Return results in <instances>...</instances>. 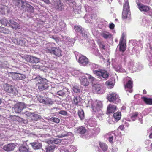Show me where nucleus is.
<instances>
[{"mask_svg": "<svg viewBox=\"0 0 152 152\" xmlns=\"http://www.w3.org/2000/svg\"><path fill=\"white\" fill-rule=\"evenodd\" d=\"M89 66L91 69L93 70V73L99 78H103L105 79L108 78L109 73L107 71L101 69H96L99 68V66L94 63H91L89 64Z\"/></svg>", "mask_w": 152, "mask_h": 152, "instance_id": "1", "label": "nucleus"}, {"mask_svg": "<svg viewBox=\"0 0 152 152\" xmlns=\"http://www.w3.org/2000/svg\"><path fill=\"white\" fill-rule=\"evenodd\" d=\"M107 99L108 101L114 104H117L121 101L119 96L116 93L110 92L107 95Z\"/></svg>", "mask_w": 152, "mask_h": 152, "instance_id": "2", "label": "nucleus"}, {"mask_svg": "<svg viewBox=\"0 0 152 152\" xmlns=\"http://www.w3.org/2000/svg\"><path fill=\"white\" fill-rule=\"evenodd\" d=\"M86 75L87 76H83V75L81 76L80 80L81 85L85 86H88L89 84V82L87 78V77L89 79V80L91 82H92L94 81L95 79L94 77L89 74L86 73Z\"/></svg>", "mask_w": 152, "mask_h": 152, "instance_id": "3", "label": "nucleus"}, {"mask_svg": "<svg viewBox=\"0 0 152 152\" xmlns=\"http://www.w3.org/2000/svg\"><path fill=\"white\" fill-rule=\"evenodd\" d=\"M91 105L93 110L95 112L98 113V112H101L102 108V102L96 100Z\"/></svg>", "mask_w": 152, "mask_h": 152, "instance_id": "4", "label": "nucleus"}, {"mask_svg": "<svg viewBox=\"0 0 152 152\" xmlns=\"http://www.w3.org/2000/svg\"><path fill=\"white\" fill-rule=\"evenodd\" d=\"M1 88L2 90H4L5 91L10 93L13 94H16L18 91L14 88L12 86L6 84L1 86Z\"/></svg>", "mask_w": 152, "mask_h": 152, "instance_id": "5", "label": "nucleus"}, {"mask_svg": "<svg viewBox=\"0 0 152 152\" xmlns=\"http://www.w3.org/2000/svg\"><path fill=\"white\" fill-rule=\"evenodd\" d=\"M23 114L26 117H30L32 120L37 121L41 119L42 118L41 116L40 115L37 114L31 113L28 111L24 112L23 113Z\"/></svg>", "mask_w": 152, "mask_h": 152, "instance_id": "6", "label": "nucleus"}, {"mask_svg": "<svg viewBox=\"0 0 152 152\" xmlns=\"http://www.w3.org/2000/svg\"><path fill=\"white\" fill-rule=\"evenodd\" d=\"M2 24L4 25L5 26H11L12 28L15 29L19 28V27L18 24L12 20H10V22H8L7 20L6 19H5L2 22Z\"/></svg>", "mask_w": 152, "mask_h": 152, "instance_id": "7", "label": "nucleus"}, {"mask_svg": "<svg viewBox=\"0 0 152 152\" xmlns=\"http://www.w3.org/2000/svg\"><path fill=\"white\" fill-rule=\"evenodd\" d=\"M26 107V105L24 103L19 102L14 105L13 108L15 112L19 113Z\"/></svg>", "mask_w": 152, "mask_h": 152, "instance_id": "8", "label": "nucleus"}, {"mask_svg": "<svg viewBox=\"0 0 152 152\" xmlns=\"http://www.w3.org/2000/svg\"><path fill=\"white\" fill-rule=\"evenodd\" d=\"M93 89L94 92L98 94H102L104 92L102 86L99 84H94L93 87Z\"/></svg>", "mask_w": 152, "mask_h": 152, "instance_id": "9", "label": "nucleus"}, {"mask_svg": "<svg viewBox=\"0 0 152 152\" xmlns=\"http://www.w3.org/2000/svg\"><path fill=\"white\" fill-rule=\"evenodd\" d=\"M15 4L21 10H24L27 4V2L23 0H12Z\"/></svg>", "mask_w": 152, "mask_h": 152, "instance_id": "10", "label": "nucleus"}, {"mask_svg": "<svg viewBox=\"0 0 152 152\" xmlns=\"http://www.w3.org/2000/svg\"><path fill=\"white\" fill-rule=\"evenodd\" d=\"M55 44L48 43L45 45L44 47V49L47 53H52L55 48Z\"/></svg>", "mask_w": 152, "mask_h": 152, "instance_id": "11", "label": "nucleus"}, {"mask_svg": "<svg viewBox=\"0 0 152 152\" xmlns=\"http://www.w3.org/2000/svg\"><path fill=\"white\" fill-rule=\"evenodd\" d=\"M127 80L128 82L126 85H125V89L126 91H129L131 93L132 92V82L131 80V79L129 77L127 78Z\"/></svg>", "mask_w": 152, "mask_h": 152, "instance_id": "12", "label": "nucleus"}, {"mask_svg": "<svg viewBox=\"0 0 152 152\" xmlns=\"http://www.w3.org/2000/svg\"><path fill=\"white\" fill-rule=\"evenodd\" d=\"M78 61L81 65L83 66H86L89 63L87 58L83 55L79 56Z\"/></svg>", "mask_w": 152, "mask_h": 152, "instance_id": "13", "label": "nucleus"}, {"mask_svg": "<svg viewBox=\"0 0 152 152\" xmlns=\"http://www.w3.org/2000/svg\"><path fill=\"white\" fill-rule=\"evenodd\" d=\"M25 59L28 62H31L32 63H37L39 62L40 59L34 56H27L25 57Z\"/></svg>", "mask_w": 152, "mask_h": 152, "instance_id": "14", "label": "nucleus"}, {"mask_svg": "<svg viewBox=\"0 0 152 152\" xmlns=\"http://www.w3.org/2000/svg\"><path fill=\"white\" fill-rule=\"evenodd\" d=\"M12 77L15 80H23L26 77L24 75L22 74L19 73H13L12 74Z\"/></svg>", "mask_w": 152, "mask_h": 152, "instance_id": "15", "label": "nucleus"}, {"mask_svg": "<svg viewBox=\"0 0 152 152\" xmlns=\"http://www.w3.org/2000/svg\"><path fill=\"white\" fill-rule=\"evenodd\" d=\"M39 100L40 103L46 104H52L53 103V101L51 99L48 98H43V97H40L39 98Z\"/></svg>", "mask_w": 152, "mask_h": 152, "instance_id": "16", "label": "nucleus"}, {"mask_svg": "<svg viewBox=\"0 0 152 152\" xmlns=\"http://www.w3.org/2000/svg\"><path fill=\"white\" fill-rule=\"evenodd\" d=\"M36 81L37 83V85H39L43 84L48 83V81L46 79L42 78L40 76H37L35 78Z\"/></svg>", "mask_w": 152, "mask_h": 152, "instance_id": "17", "label": "nucleus"}, {"mask_svg": "<svg viewBox=\"0 0 152 152\" xmlns=\"http://www.w3.org/2000/svg\"><path fill=\"white\" fill-rule=\"evenodd\" d=\"M15 145L14 143H10L5 145L3 148L4 150L7 151H10L13 150L15 147Z\"/></svg>", "mask_w": 152, "mask_h": 152, "instance_id": "18", "label": "nucleus"}, {"mask_svg": "<svg viewBox=\"0 0 152 152\" xmlns=\"http://www.w3.org/2000/svg\"><path fill=\"white\" fill-rule=\"evenodd\" d=\"M124 38L122 37L120 40L119 43V49L120 51L124 52L126 50V44L123 41Z\"/></svg>", "mask_w": 152, "mask_h": 152, "instance_id": "19", "label": "nucleus"}, {"mask_svg": "<svg viewBox=\"0 0 152 152\" xmlns=\"http://www.w3.org/2000/svg\"><path fill=\"white\" fill-rule=\"evenodd\" d=\"M116 107L115 105L110 104L107 107V112L110 114L113 113L116 111Z\"/></svg>", "mask_w": 152, "mask_h": 152, "instance_id": "20", "label": "nucleus"}, {"mask_svg": "<svg viewBox=\"0 0 152 152\" xmlns=\"http://www.w3.org/2000/svg\"><path fill=\"white\" fill-rule=\"evenodd\" d=\"M137 5L138 8L141 11L146 12L149 10V8L148 6L142 4H137Z\"/></svg>", "mask_w": 152, "mask_h": 152, "instance_id": "21", "label": "nucleus"}, {"mask_svg": "<svg viewBox=\"0 0 152 152\" xmlns=\"http://www.w3.org/2000/svg\"><path fill=\"white\" fill-rule=\"evenodd\" d=\"M105 85L108 88H112L114 85V82L113 80H109L105 83Z\"/></svg>", "mask_w": 152, "mask_h": 152, "instance_id": "22", "label": "nucleus"}, {"mask_svg": "<svg viewBox=\"0 0 152 152\" xmlns=\"http://www.w3.org/2000/svg\"><path fill=\"white\" fill-rule=\"evenodd\" d=\"M30 144L34 149H39L42 146V144L37 142L31 143Z\"/></svg>", "mask_w": 152, "mask_h": 152, "instance_id": "23", "label": "nucleus"}, {"mask_svg": "<svg viewBox=\"0 0 152 152\" xmlns=\"http://www.w3.org/2000/svg\"><path fill=\"white\" fill-rule=\"evenodd\" d=\"M52 54L59 57L61 56V51L59 48L55 47Z\"/></svg>", "mask_w": 152, "mask_h": 152, "instance_id": "24", "label": "nucleus"}, {"mask_svg": "<svg viewBox=\"0 0 152 152\" xmlns=\"http://www.w3.org/2000/svg\"><path fill=\"white\" fill-rule=\"evenodd\" d=\"M42 83L39 85H37V86H38V89L40 91H42L48 88V83Z\"/></svg>", "mask_w": 152, "mask_h": 152, "instance_id": "25", "label": "nucleus"}, {"mask_svg": "<svg viewBox=\"0 0 152 152\" xmlns=\"http://www.w3.org/2000/svg\"><path fill=\"white\" fill-rule=\"evenodd\" d=\"M56 146L53 144L49 145L48 147L45 149L46 152H53Z\"/></svg>", "mask_w": 152, "mask_h": 152, "instance_id": "26", "label": "nucleus"}, {"mask_svg": "<svg viewBox=\"0 0 152 152\" xmlns=\"http://www.w3.org/2000/svg\"><path fill=\"white\" fill-rule=\"evenodd\" d=\"M101 36L105 39L110 38L111 37V34L107 31H103L101 33Z\"/></svg>", "mask_w": 152, "mask_h": 152, "instance_id": "27", "label": "nucleus"}, {"mask_svg": "<svg viewBox=\"0 0 152 152\" xmlns=\"http://www.w3.org/2000/svg\"><path fill=\"white\" fill-rule=\"evenodd\" d=\"M26 9L25 8L24 9L26 10L27 12H33L34 11V9L33 7L27 3V4L26 5Z\"/></svg>", "mask_w": 152, "mask_h": 152, "instance_id": "28", "label": "nucleus"}, {"mask_svg": "<svg viewBox=\"0 0 152 152\" xmlns=\"http://www.w3.org/2000/svg\"><path fill=\"white\" fill-rule=\"evenodd\" d=\"M86 132L85 128L83 126H81L77 128L76 132L81 134H84Z\"/></svg>", "mask_w": 152, "mask_h": 152, "instance_id": "29", "label": "nucleus"}, {"mask_svg": "<svg viewBox=\"0 0 152 152\" xmlns=\"http://www.w3.org/2000/svg\"><path fill=\"white\" fill-rule=\"evenodd\" d=\"M81 98L79 96L75 97L74 98L73 104L76 105H78L79 103L81 101Z\"/></svg>", "mask_w": 152, "mask_h": 152, "instance_id": "30", "label": "nucleus"}, {"mask_svg": "<svg viewBox=\"0 0 152 152\" xmlns=\"http://www.w3.org/2000/svg\"><path fill=\"white\" fill-rule=\"evenodd\" d=\"M19 150L20 152H28V146L27 145H22L20 147Z\"/></svg>", "mask_w": 152, "mask_h": 152, "instance_id": "31", "label": "nucleus"}, {"mask_svg": "<svg viewBox=\"0 0 152 152\" xmlns=\"http://www.w3.org/2000/svg\"><path fill=\"white\" fill-rule=\"evenodd\" d=\"M55 8L60 10H61L63 9V5H62L60 1H58L55 4Z\"/></svg>", "mask_w": 152, "mask_h": 152, "instance_id": "32", "label": "nucleus"}, {"mask_svg": "<svg viewBox=\"0 0 152 152\" xmlns=\"http://www.w3.org/2000/svg\"><path fill=\"white\" fill-rule=\"evenodd\" d=\"M113 117L117 121H118L121 118V115L120 112H117L113 114Z\"/></svg>", "mask_w": 152, "mask_h": 152, "instance_id": "33", "label": "nucleus"}, {"mask_svg": "<svg viewBox=\"0 0 152 152\" xmlns=\"http://www.w3.org/2000/svg\"><path fill=\"white\" fill-rule=\"evenodd\" d=\"M78 115L81 120H83L84 118V113L83 110L82 109L78 110Z\"/></svg>", "mask_w": 152, "mask_h": 152, "instance_id": "34", "label": "nucleus"}, {"mask_svg": "<svg viewBox=\"0 0 152 152\" xmlns=\"http://www.w3.org/2000/svg\"><path fill=\"white\" fill-rule=\"evenodd\" d=\"M129 15H130V12H129V11L123 10L122 13V18H126Z\"/></svg>", "mask_w": 152, "mask_h": 152, "instance_id": "35", "label": "nucleus"}, {"mask_svg": "<svg viewBox=\"0 0 152 152\" xmlns=\"http://www.w3.org/2000/svg\"><path fill=\"white\" fill-rule=\"evenodd\" d=\"M109 135V137L108 138L109 141L111 143H112L113 142V137L115 136V133L113 132H110L108 134Z\"/></svg>", "mask_w": 152, "mask_h": 152, "instance_id": "36", "label": "nucleus"}, {"mask_svg": "<svg viewBox=\"0 0 152 152\" xmlns=\"http://www.w3.org/2000/svg\"><path fill=\"white\" fill-rule=\"evenodd\" d=\"M61 142V140L59 139H51L50 141H48V142H50V143L52 144H57Z\"/></svg>", "mask_w": 152, "mask_h": 152, "instance_id": "37", "label": "nucleus"}, {"mask_svg": "<svg viewBox=\"0 0 152 152\" xmlns=\"http://www.w3.org/2000/svg\"><path fill=\"white\" fill-rule=\"evenodd\" d=\"M142 99L147 104H152V99L147 98L145 97H142Z\"/></svg>", "mask_w": 152, "mask_h": 152, "instance_id": "38", "label": "nucleus"}, {"mask_svg": "<svg viewBox=\"0 0 152 152\" xmlns=\"http://www.w3.org/2000/svg\"><path fill=\"white\" fill-rule=\"evenodd\" d=\"M99 145L103 151H105L107 149L108 146L105 144L100 142H99Z\"/></svg>", "mask_w": 152, "mask_h": 152, "instance_id": "39", "label": "nucleus"}, {"mask_svg": "<svg viewBox=\"0 0 152 152\" xmlns=\"http://www.w3.org/2000/svg\"><path fill=\"white\" fill-rule=\"evenodd\" d=\"M129 6L128 0H126L123 6V10L129 11Z\"/></svg>", "mask_w": 152, "mask_h": 152, "instance_id": "40", "label": "nucleus"}, {"mask_svg": "<svg viewBox=\"0 0 152 152\" xmlns=\"http://www.w3.org/2000/svg\"><path fill=\"white\" fill-rule=\"evenodd\" d=\"M72 74L73 75H74L75 76V75H78L80 77L81 76H82L83 75H84L82 73L79 71L77 70H74L72 72Z\"/></svg>", "mask_w": 152, "mask_h": 152, "instance_id": "41", "label": "nucleus"}, {"mask_svg": "<svg viewBox=\"0 0 152 152\" xmlns=\"http://www.w3.org/2000/svg\"><path fill=\"white\" fill-rule=\"evenodd\" d=\"M77 150V148L74 146H70L69 150H66V152H75Z\"/></svg>", "mask_w": 152, "mask_h": 152, "instance_id": "42", "label": "nucleus"}, {"mask_svg": "<svg viewBox=\"0 0 152 152\" xmlns=\"http://www.w3.org/2000/svg\"><path fill=\"white\" fill-rule=\"evenodd\" d=\"M128 66L129 69L130 70L132 69L133 71H136L137 70L134 68V63L133 62H130Z\"/></svg>", "mask_w": 152, "mask_h": 152, "instance_id": "43", "label": "nucleus"}, {"mask_svg": "<svg viewBox=\"0 0 152 152\" xmlns=\"http://www.w3.org/2000/svg\"><path fill=\"white\" fill-rule=\"evenodd\" d=\"M138 115L137 113H133L131 115V119L133 121H135L137 118Z\"/></svg>", "mask_w": 152, "mask_h": 152, "instance_id": "44", "label": "nucleus"}, {"mask_svg": "<svg viewBox=\"0 0 152 152\" xmlns=\"http://www.w3.org/2000/svg\"><path fill=\"white\" fill-rule=\"evenodd\" d=\"M115 70L118 72H123V70L121 68V66L120 65L115 66Z\"/></svg>", "mask_w": 152, "mask_h": 152, "instance_id": "45", "label": "nucleus"}, {"mask_svg": "<svg viewBox=\"0 0 152 152\" xmlns=\"http://www.w3.org/2000/svg\"><path fill=\"white\" fill-rule=\"evenodd\" d=\"M72 90L75 93H79L80 92V90L79 87L77 86H73L72 88Z\"/></svg>", "mask_w": 152, "mask_h": 152, "instance_id": "46", "label": "nucleus"}, {"mask_svg": "<svg viewBox=\"0 0 152 152\" xmlns=\"http://www.w3.org/2000/svg\"><path fill=\"white\" fill-rule=\"evenodd\" d=\"M56 94L59 96H64L65 94V91L63 90H60L56 93Z\"/></svg>", "mask_w": 152, "mask_h": 152, "instance_id": "47", "label": "nucleus"}, {"mask_svg": "<svg viewBox=\"0 0 152 152\" xmlns=\"http://www.w3.org/2000/svg\"><path fill=\"white\" fill-rule=\"evenodd\" d=\"M50 120L51 121L57 123H59L60 121L59 119L56 117H52L50 119Z\"/></svg>", "mask_w": 152, "mask_h": 152, "instance_id": "48", "label": "nucleus"}, {"mask_svg": "<svg viewBox=\"0 0 152 152\" xmlns=\"http://www.w3.org/2000/svg\"><path fill=\"white\" fill-rule=\"evenodd\" d=\"M6 7V6L0 4V12L2 14L4 13Z\"/></svg>", "mask_w": 152, "mask_h": 152, "instance_id": "49", "label": "nucleus"}, {"mask_svg": "<svg viewBox=\"0 0 152 152\" xmlns=\"http://www.w3.org/2000/svg\"><path fill=\"white\" fill-rule=\"evenodd\" d=\"M74 29L77 32L81 31L82 30L81 27L79 26H75L74 27Z\"/></svg>", "mask_w": 152, "mask_h": 152, "instance_id": "50", "label": "nucleus"}, {"mask_svg": "<svg viewBox=\"0 0 152 152\" xmlns=\"http://www.w3.org/2000/svg\"><path fill=\"white\" fill-rule=\"evenodd\" d=\"M60 28L61 29L60 31H62V29H64L66 27V24L64 22H61L59 23Z\"/></svg>", "mask_w": 152, "mask_h": 152, "instance_id": "51", "label": "nucleus"}, {"mask_svg": "<svg viewBox=\"0 0 152 152\" xmlns=\"http://www.w3.org/2000/svg\"><path fill=\"white\" fill-rule=\"evenodd\" d=\"M81 34L82 36L83 37L84 39H86L88 37V34L86 32L81 31Z\"/></svg>", "mask_w": 152, "mask_h": 152, "instance_id": "52", "label": "nucleus"}, {"mask_svg": "<svg viewBox=\"0 0 152 152\" xmlns=\"http://www.w3.org/2000/svg\"><path fill=\"white\" fill-rule=\"evenodd\" d=\"M26 40L24 39H23L20 40L19 39L18 40V44L19 45H23V44H25L26 42Z\"/></svg>", "mask_w": 152, "mask_h": 152, "instance_id": "53", "label": "nucleus"}, {"mask_svg": "<svg viewBox=\"0 0 152 152\" xmlns=\"http://www.w3.org/2000/svg\"><path fill=\"white\" fill-rule=\"evenodd\" d=\"M99 113V115H97V117H98L99 119L101 120H102L103 117L104 116V115L103 114L102 111L100 112H98Z\"/></svg>", "mask_w": 152, "mask_h": 152, "instance_id": "54", "label": "nucleus"}, {"mask_svg": "<svg viewBox=\"0 0 152 152\" xmlns=\"http://www.w3.org/2000/svg\"><path fill=\"white\" fill-rule=\"evenodd\" d=\"M93 130L94 131L93 132V133L95 134H98L100 132V129L99 128H94Z\"/></svg>", "mask_w": 152, "mask_h": 152, "instance_id": "55", "label": "nucleus"}, {"mask_svg": "<svg viewBox=\"0 0 152 152\" xmlns=\"http://www.w3.org/2000/svg\"><path fill=\"white\" fill-rule=\"evenodd\" d=\"M67 1L66 3L68 4V2L69 1H70V2L68 3L69 4L70 6H72V4H73L74 5L75 4V3L74 1H73V0H67Z\"/></svg>", "mask_w": 152, "mask_h": 152, "instance_id": "56", "label": "nucleus"}, {"mask_svg": "<svg viewBox=\"0 0 152 152\" xmlns=\"http://www.w3.org/2000/svg\"><path fill=\"white\" fill-rule=\"evenodd\" d=\"M59 114L62 115H66L67 113V112L64 110H61L59 113Z\"/></svg>", "mask_w": 152, "mask_h": 152, "instance_id": "57", "label": "nucleus"}, {"mask_svg": "<svg viewBox=\"0 0 152 152\" xmlns=\"http://www.w3.org/2000/svg\"><path fill=\"white\" fill-rule=\"evenodd\" d=\"M12 42L15 44L18 45V43L19 39H17L15 38H12Z\"/></svg>", "mask_w": 152, "mask_h": 152, "instance_id": "58", "label": "nucleus"}, {"mask_svg": "<svg viewBox=\"0 0 152 152\" xmlns=\"http://www.w3.org/2000/svg\"><path fill=\"white\" fill-rule=\"evenodd\" d=\"M99 46L101 49H104V44H103L102 42H100L99 44Z\"/></svg>", "mask_w": 152, "mask_h": 152, "instance_id": "59", "label": "nucleus"}, {"mask_svg": "<svg viewBox=\"0 0 152 152\" xmlns=\"http://www.w3.org/2000/svg\"><path fill=\"white\" fill-rule=\"evenodd\" d=\"M146 13L148 15L150 16H151L152 15V10L149 8V10Z\"/></svg>", "mask_w": 152, "mask_h": 152, "instance_id": "60", "label": "nucleus"}, {"mask_svg": "<svg viewBox=\"0 0 152 152\" xmlns=\"http://www.w3.org/2000/svg\"><path fill=\"white\" fill-rule=\"evenodd\" d=\"M16 119L18 121H21L23 120V119L18 116L16 117Z\"/></svg>", "mask_w": 152, "mask_h": 152, "instance_id": "61", "label": "nucleus"}, {"mask_svg": "<svg viewBox=\"0 0 152 152\" xmlns=\"http://www.w3.org/2000/svg\"><path fill=\"white\" fill-rule=\"evenodd\" d=\"M114 26L115 25L113 23H110L109 24V28L111 29L114 28Z\"/></svg>", "mask_w": 152, "mask_h": 152, "instance_id": "62", "label": "nucleus"}, {"mask_svg": "<svg viewBox=\"0 0 152 152\" xmlns=\"http://www.w3.org/2000/svg\"><path fill=\"white\" fill-rule=\"evenodd\" d=\"M118 129L121 130H122L124 129V126L123 125H121L120 126L118 127Z\"/></svg>", "mask_w": 152, "mask_h": 152, "instance_id": "63", "label": "nucleus"}, {"mask_svg": "<svg viewBox=\"0 0 152 152\" xmlns=\"http://www.w3.org/2000/svg\"><path fill=\"white\" fill-rule=\"evenodd\" d=\"M142 66H139L137 67V70H141L142 69Z\"/></svg>", "mask_w": 152, "mask_h": 152, "instance_id": "64", "label": "nucleus"}]
</instances>
